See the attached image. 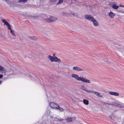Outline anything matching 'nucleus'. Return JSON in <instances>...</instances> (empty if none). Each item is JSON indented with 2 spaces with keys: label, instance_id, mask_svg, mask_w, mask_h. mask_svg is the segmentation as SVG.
I'll return each mask as SVG.
<instances>
[{
  "label": "nucleus",
  "instance_id": "nucleus-1",
  "mask_svg": "<svg viewBox=\"0 0 124 124\" xmlns=\"http://www.w3.org/2000/svg\"><path fill=\"white\" fill-rule=\"evenodd\" d=\"M72 77L77 80L79 81H81L84 83H89L90 82V81L89 80L83 77H79L76 74H73L72 75Z\"/></svg>",
  "mask_w": 124,
  "mask_h": 124
},
{
  "label": "nucleus",
  "instance_id": "nucleus-2",
  "mask_svg": "<svg viewBox=\"0 0 124 124\" xmlns=\"http://www.w3.org/2000/svg\"><path fill=\"white\" fill-rule=\"evenodd\" d=\"M2 22L3 23H4V25L6 26L8 29L10 30V32L12 34V35L14 36H15L16 35L14 31L11 29V26L9 23L6 21L4 19H2Z\"/></svg>",
  "mask_w": 124,
  "mask_h": 124
},
{
  "label": "nucleus",
  "instance_id": "nucleus-3",
  "mask_svg": "<svg viewBox=\"0 0 124 124\" xmlns=\"http://www.w3.org/2000/svg\"><path fill=\"white\" fill-rule=\"evenodd\" d=\"M85 18L87 20L92 21L94 26H98V23L95 19L92 16H85Z\"/></svg>",
  "mask_w": 124,
  "mask_h": 124
},
{
  "label": "nucleus",
  "instance_id": "nucleus-4",
  "mask_svg": "<svg viewBox=\"0 0 124 124\" xmlns=\"http://www.w3.org/2000/svg\"><path fill=\"white\" fill-rule=\"evenodd\" d=\"M58 18L55 16H50L48 18H45L44 20H46L48 22H52L54 21L57 20Z\"/></svg>",
  "mask_w": 124,
  "mask_h": 124
},
{
  "label": "nucleus",
  "instance_id": "nucleus-5",
  "mask_svg": "<svg viewBox=\"0 0 124 124\" xmlns=\"http://www.w3.org/2000/svg\"><path fill=\"white\" fill-rule=\"evenodd\" d=\"M66 120L69 122H72L75 120L76 118L74 117H67L66 119Z\"/></svg>",
  "mask_w": 124,
  "mask_h": 124
},
{
  "label": "nucleus",
  "instance_id": "nucleus-6",
  "mask_svg": "<svg viewBox=\"0 0 124 124\" xmlns=\"http://www.w3.org/2000/svg\"><path fill=\"white\" fill-rule=\"evenodd\" d=\"M50 107L52 108L56 109L57 106H58V105L53 102H51L49 104Z\"/></svg>",
  "mask_w": 124,
  "mask_h": 124
},
{
  "label": "nucleus",
  "instance_id": "nucleus-7",
  "mask_svg": "<svg viewBox=\"0 0 124 124\" xmlns=\"http://www.w3.org/2000/svg\"><path fill=\"white\" fill-rule=\"evenodd\" d=\"M72 69L73 70L77 71H83L84 70L83 69L77 66L73 67Z\"/></svg>",
  "mask_w": 124,
  "mask_h": 124
},
{
  "label": "nucleus",
  "instance_id": "nucleus-8",
  "mask_svg": "<svg viewBox=\"0 0 124 124\" xmlns=\"http://www.w3.org/2000/svg\"><path fill=\"white\" fill-rule=\"evenodd\" d=\"M51 118L53 120L54 122V123H55L56 121H61V120H62L63 119H62L58 118H54L52 116H51Z\"/></svg>",
  "mask_w": 124,
  "mask_h": 124
},
{
  "label": "nucleus",
  "instance_id": "nucleus-9",
  "mask_svg": "<svg viewBox=\"0 0 124 124\" xmlns=\"http://www.w3.org/2000/svg\"><path fill=\"white\" fill-rule=\"evenodd\" d=\"M93 93L95 94L96 96H97L101 98L102 97V96L98 93H97L95 91H93L91 90V91L90 92V93Z\"/></svg>",
  "mask_w": 124,
  "mask_h": 124
},
{
  "label": "nucleus",
  "instance_id": "nucleus-10",
  "mask_svg": "<svg viewBox=\"0 0 124 124\" xmlns=\"http://www.w3.org/2000/svg\"><path fill=\"white\" fill-rule=\"evenodd\" d=\"M110 104L111 105H114L119 108H122L124 107L123 106L120 104L115 102H114L113 104Z\"/></svg>",
  "mask_w": 124,
  "mask_h": 124
},
{
  "label": "nucleus",
  "instance_id": "nucleus-11",
  "mask_svg": "<svg viewBox=\"0 0 124 124\" xmlns=\"http://www.w3.org/2000/svg\"><path fill=\"white\" fill-rule=\"evenodd\" d=\"M109 93L111 95L117 96H118L119 94L118 93L113 92H109Z\"/></svg>",
  "mask_w": 124,
  "mask_h": 124
},
{
  "label": "nucleus",
  "instance_id": "nucleus-12",
  "mask_svg": "<svg viewBox=\"0 0 124 124\" xmlns=\"http://www.w3.org/2000/svg\"><path fill=\"white\" fill-rule=\"evenodd\" d=\"M53 62H57L60 63L61 62L60 60L57 58L56 56L53 57Z\"/></svg>",
  "mask_w": 124,
  "mask_h": 124
},
{
  "label": "nucleus",
  "instance_id": "nucleus-13",
  "mask_svg": "<svg viewBox=\"0 0 124 124\" xmlns=\"http://www.w3.org/2000/svg\"><path fill=\"white\" fill-rule=\"evenodd\" d=\"M8 71H7L5 68H3V69H2L0 71V72H1L2 73H7L8 74Z\"/></svg>",
  "mask_w": 124,
  "mask_h": 124
},
{
  "label": "nucleus",
  "instance_id": "nucleus-14",
  "mask_svg": "<svg viewBox=\"0 0 124 124\" xmlns=\"http://www.w3.org/2000/svg\"><path fill=\"white\" fill-rule=\"evenodd\" d=\"M56 109H58L60 111L62 112L63 111L64 109L60 107L58 105V106H57Z\"/></svg>",
  "mask_w": 124,
  "mask_h": 124
},
{
  "label": "nucleus",
  "instance_id": "nucleus-15",
  "mask_svg": "<svg viewBox=\"0 0 124 124\" xmlns=\"http://www.w3.org/2000/svg\"><path fill=\"white\" fill-rule=\"evenodd\" d=\"M83 102L84 103L85 105H87L88 104V101L87 100L83 99Z\"/></svg>",
  "mask_w": 124,
  "mask_h": 124
},
{
  "label": "nucleus",
  "instance_id": "nucleus-16",
  "mask_svg": "<svg viewBox=\"0 0 124 124\" xmlns=\"http://www.w3.org/2000/svg\"><path fill=\"white\" fill-rule=\"evenodd\" d=\"M81 89H82V90L84 91H85V92H87L88 93H90V92L91 91V90H87L85 88H82Z\"/></svg>",
  "mask_w": 124,
  "mask_h": 124
},
{
  "label": "nucleus",
  "instance_id": "nucleus-17",
  "mask_svg": "<svg viewBox=\"0 0 124 124\" xmlns=\"http://www.w3.org/2000/svg\"><path fill=\"white\" fill-rule=\"evenodd\" d=\"M63 2V0H59L58 2L56 3V4L57 5L61 4Z\"/></svg>",
  "mask_w": 124,
  "mask_h": 124
},
{
  "label": "nucleus",
  "instance_id": "nucleus-18",
  "mask_svg": "<svg viewBox=\"0 0 124 124\" xmlns=\"http://www.w3.org/2000/svg\"><path fill=\"white\" fill-rule=\"evenodd\" d=\"M31 19L34 20L36 19L38 17V16H31Z\"/></svg>",
  "mask_w": 124,
  "mask_h": 124
},
{
  "label": "nucleus",
  "instance_id": "nucleus-19",
  "mask_svg": "<svg viewBox=\"0 0 124 124\" xmlns=\"http://www.w3.org/2000/svg\"><path fill=\"white\" fill-rule=\"evenodd\" d=\"M48 58L51 62H53V56L49 55L48 56Z\"/></svg>",
  "mask_w": 124,
  "mask_h": 124
},
{
  "label": "nucleus",
  "instance_id": "nucleus-20",
  "mask_svg": "<svg viewBox=\"0 0 124 124\" xmlns=\"http://www.w3.org/2000/svg\"><path fill=\"white\" fill-rule=\"evenodd\" d=\"M112 7L115 9H117L118 8V6H116L115 4H114L112 6Z\"/></svg>",
  "mask_w": 124,
  "mask_h": 124
},
{
  "label": "nucleus",
  "instance_id": "nucleus-21",
  "mask_svg": "<svg viewBox=\"0 0 124 124\" xmlns=\"http://www.w3.org/2000/svg\"><path fill=\"white\" fill-rule=\"evenodd\" d=\"M30 39L32 40H36L37 39V38L35 37H29Z\"/></svg>",
  "mask_w": 124,
  "mask_h": 124
},
{
  "label": "nucleus",
  "instance_id": "nucleus-22",
  "mask_svg": "<svg viewBox=\"0 0 124 124\" xmlns=\"http://www.w3.org/2000/svg\"><path fill=\"white\" fill-rule=\"evenodd\" d=\"M7 71L8 72V74L7 73H6L5 74L7 75L8 76L12 74V71L11 70L10 71Z\"/></svg>",
  "mask_w": 124,
  "mask_h": 124
},
{
  "label": "nucleus",
  "instance_id": "nucleus-23",
  "mask_svg": "<svg viewBox=\"0 0 124 124\" xmlns=\"http://www.w3.org/2000/svg\"><path fill=\"white\" fill-rule=\"evenodd\" d=\"M61 15L62 16L68 15V14L66 13L62 12L61 13Z\"/></svg>",
  "mask_w": 124,
  "mask_h": 124
},
{
  "label": "nucleus",
  "instance_id": "nucleus-24",
  "mask_svg": "<svg viewBox=\"0 0 124 124\" xmlns=\"http://www.w3.org/2000/svg\"><path fill=\"white\" fill-rule=\"evenodd\" d=\"M27 1V0H20L19 2H21L24 3L26 2Z\"/></svg>",
  "mask_w": 124,
  "mask_h": 124
},
{
  "label": "nucleus",
  "instance_id": "nucleus-25",
  "mask_svg": "<svg viewBox=\"0 0 124 124\" xmlns=\"http://www.w3.org/2000/svg\"><path fill=\"white\" fill-rule=\"evenodd\" d=\"M57 0H50V1L52 2L56 3Z\"/></svg>",
  "mask_w": 124,
  "mask_h": 124
},
{
  "label": "nucleus",
  "instance_id": "nucleus-26",
  "mask_svg": "<svg viewBox=\"0 0 124 124\" xmlns=\"http://www.w3.org/2000/svg\"><path fill=\"white\" fill-rule=\"evenodd\" d=\"M109 16H114V14L112 12H110L109 13Z\"/></svg>",
  "mask_w": 124,
  "mask_h": 124
},
{
  "label": "nucleus",
  "instance_id": "nucleus-27",
  "mask_svg": "<svg viewBox=\"0 0 124 124\" xmlns=\"http://www.w3.org/2000/svg\"><path fill=\"white\" fill-rule=\"evenodd\" d=\"M109 116L110 118L113 119V117H114V115H109Z\"/></svg>",
  "mask_w": 124,
  "mask_h": 124
},
{
  "label": "nucleus",
  "instance_id": "nucleus-28",
  "mask_svg": "<svg viewBox=\"0 0 124 124\" xmlns=\"http://www.w3.org/2000/svg\"><path fill=\"white\" fill-rule=\"evenodd\" d=\"M3 77V75L2 74H0V78H2Z\"/></svg>",
  "mask_w": 124,
  "mask_h": 124
},
{
  "label": "nucleus",
  "instance_id": "nucleus-29",
  "mask_svg": "<svg viewBox=\"0 0 124 124\" xmlns=\"http://www.w3.org/2000/svg\"><path fill=\"white\" fill-rule=\"evenodd\" d=\"M69 15H70L71 16H72V15H75V14L74 13H71Z\"/></svg>",
  "mask_w": 124,
  "mask_h": 124
},
{
  "label": "nucleus",
  "instance_id": "nucleus-30",
  "mask_svg": "<svg viewBox=\"0 0 124 124\" xmlns=\"http://www.w3.org/2000/svg\"><path fill=\"white\" fill-rule=\"evenodd\" d=\"M110 18H113L114 17V16H109Z\"/></svg>",
  "mask_w": 124,
  "mask_h": 124
},
{
  "label": "nucleus",
  "instance_id": "nucleus-31",
  "mask_svg": "<svg viewBox=\"0 0 124 124\" xmlns=\"http://www.w3.org/2000/svg\"><path fill=\"white\" fill-rule=\"evenodd\" d=\"M113 103H112L113 104ZM112 103H105V104H108V105H111L110 104H111Z\"/></svg>",
  "mask_w": 124,
  "mask_h": 124
},
{
  "label": "nucleus",
  "instance_id": "nucleus-32",
  "mask_svg": "<svg viewBox=\"0 0 124 124\" xmlns=\"http://www.w3.org/2000/svg\"><path fill=\"white\" fill-rule=\"evenodd\" d=\"M120 7H123V8H124V6H122V5H120L119 6Z\"/></svg>",
  "mask_w": 124,
  "mask_h": 124
},
{
  "label": "nucleus",
  "instance_id": "nucleus-33",
  "mask_svg": "<svg viewBox=\"0 0 124 124\" xmlns=\"http://www.w3.org/2000/svg\"><path fill=\"white\" fill-rule=\"evenodd\" d=\"M121 12L122 13H124V11H121Z\"/></svg>",
  "mask_w": 124,
  "mask_h": 124
},
{
  "label": "nucleus",
  "instance_id": "nucleus-34",
  "mask_svg": "<svg viewBox=\"0 0 124 124\" xmlns=\"http://www.w3.org/2000/svg\"><path fill=\"white\" fill-rule=\"evenodd\" d=\"M55 54H53V57L55 56Z\"/></svg>",
  "mask_w": 124,
  "mask_h": 124
},
{
  "label": "nucleus",
  "instance_id": "nucleus-35",
  "mask_svg": "<svg viewBox=\"0 0 124 124\" xmlns=\"http://www.w3.org/2000/svg\"><path fill=\"white\" fill-rule=\"evenodd\" d=\"M2 81L0 80V85Z\"/></svg>",
  "mask_w": 124,
  "mask_h": 124
},
{
  "label": "nucleus",
  "instance_id": "nucleus-36",
  "mask_svg": "<svg viewBox=\"0 0 124 124\" xmlns=\"http://www.w3.org/2000/svg\"><path fill=\"white\" fill-rule=\"evenodd\" d=\"M90 9L91 10H92V9H91V8H90Z\"/></svg>",
  "mask_w": 124,
  "mask_h": 124
},
{
  "label": "nucleus",
  "instance_id": "nucleus-37",
  "mask_svg": "<svg viewBox=\"0 0 124 124\" xmlns=\"http://www.w3.org/2000/svg\"><path fill=\"white\" fill-rule=\"evenodd\" d=\"M87 16H88V15H87Z\"/></svg>",
  "mask_w": 124,
  "mask_h": 124
}]
</instances>
